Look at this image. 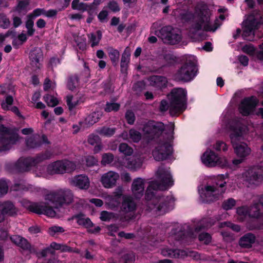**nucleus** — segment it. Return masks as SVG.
I'll use <instances>...</instances> for the list:
<instances>
[{"label": "nucleus", "instance_id": "1", "mask_svg": "<svg viewBox=\"0 0 263 263\" xmlns=\"http://www.w3.org/2000/svg\"><path fill=\"white\" fill-rule=\"evenodd\" d=\"M157 180L151 181L148 186L145 196L151 201L147 205V210L155 215H161L174 207V199L172 196L155 195L154 191L166 190L174 184L170 168L160 166L156 173Z\"/></svg>", "mask_w": 263, "mask_h": 263}, {"label": "nucleus", "instance_id": "2", "mask_svg": "<svg viewBox=\"0 0 263 263\" xmlns=\"http://www.w3.org/2000/svg\"><path fill=\"white\" fill-rule=\"evenodd\" d=\"M73 195L71 190L59 189L47 195L45 201L33 203L28 200L22 201V205L31 212L38 214H44L50 217H54L56 212L54 209L64 204H68L73 201Z\"/></svg>", "mask_w": 263, "mask_h": 263}, {"label": "nucleus", "instance_id": "3", "mask_svg": "<svg viewBox=\"0 0 263 263\" xmlns=\"http://www.w3.org/2000/svg\"><path fill=\"white\" fill-rule=\"evenodd\" d=\"M211 15L206 5L199 3L195 7L193 14L187 11L181 13L180 16L185 21H192L190 31L196 33L202 29L206 31L214 32L221 25L219 19L213 22L211 20Z\"/></svg>", "mask_w": 263, "mask_h": 263}, {"label": "nucleus", "instance_id": "4", "mask_svg": "<svg viewBox=\"0 0 263 263\" xmlns=\"http://www.w3.org/2000/svg\"><path fill=\"white\" fill-rule=\"evenodd\" d=\"M186 91L182 88H176L172 89L167 98L169 105L165 100L161 102L160 109L161 111H166L168 109L171 115L183 112L186 108Z\"/></svg>", "mask_w": 263, "mask_h": 263}, {"label": "nucleus", "instance_id": "5", "mask_svg": "<svg viewBox=\"0 0 263 263\" xmlns=\"http://www.w3.org/2000/svg\"><path fill=\"white\" fill-rule=\"evenodd\" d=\"M224 177L223 175H219L215 183L207 184L199 190L200 196L203 201H214L222 197L226 190L227 182Z\"/></svg>", "mask_w": 263, "mask_h": 263}, {"label": "nucleus", "instance_id": "6", "mask_svg": "<svg viewBox=\"0 0 263 263\" xmlns=\"http://www.w3.org/2000/svg\"><path fill=\"white\" fill-rule=\"evenodd\" d=\"M174 124H169L170 133L168 138L165 140L163 137L155 144L152 150V155L154 159L157 161H163L167 159L172 153L171 141L173 139V135Z\"/></svg>", "mask_w": 263, "mask_h": 263}, {"label": "nucleus", "instance_id": "7", "mask_svg": "<svg viewBox=\"0 0 263 263\" xmlns=\"http://www.w3.org/2000/svg\"><path fill=\"white\" fill-rule=\"evenodd\" d=\"M245 130L239 127L233 128L230 138L234 152L239 158H246L251 153V149L247 144L240 141L243 139Z\"/></svg>", "mask_w": 263, "mask_h": 263}, {"label": "nucleus", "instance_id": "8", "mask_svg": "<svg viewBox=\"0 0 263 263\" xmlns=\"http://www.w3.org/2000/svg\"><path fill=\"white\" fill-rule=\"evenodd\" d=\"M155 34L164 42L171 44H177L182 39L180 31L170 26L163 27L159 31H156Z\"/></svg>", "mask_w": 263, "mask_h": 263}, {"label": "nucleus", "instance_id": "9", "mask_svg": "<svg viewBox=\"0 0 263 263\" xmlns=\"http://www.w3.org/2000/svg\"><path fill=\"white\" fill-rule=\"evenodd\" d=\"M51 154L46 152L44 154H40L35 157V158H21L18 159L16 163V169L19 172H25L29 170L30 166L36 164L37 163L43 161L44 160L49 158Z\"/></svg>", "mask_w": 263, "mask_h": 263}, {"label": "nucleus", "instance_id": "10", "mask_svg": "<svg viewBox=\"0 0 263 263\" xmlns=\"http://www.w3.org/2000/svg\"><path fill=\"white\" fill-rule=\"evenodd\" d=\"M197 71V67L194 63L185 64L177 71L175 79L179 81L189 82L196 76Z\"/></svg>", "mask_w": 263, "mask_h": 263}, {"label": "nucleus", "instance_id": "11", "mask_svg": "<svg viewBox=\"0 0 263 263\" xmlns=\"http://www.w3.org/2000/svg\"><path fill=\"white\" fill-rule=\"evenodd\" d=\"M202 163L208 167L219 166L221 167L227 165V160L224 157H220L213 151L208 149L201 157Z\"/></svg>", "mask_w": 263, "mask_h": 263}, {"label": "nucleus", "instance_id": "12", "mask_svg": "<svg viewBox=\"0 0 263 263\" xmlns=\"http://www.w3.org/2000/svg\"><path fill=\"white\" fill-rule=\"evenodd\" d=\"M242 177L248 185H258L263 181V170L257 167L250 168L243 173Z\"/></svg>", "mask_w": 263, "mask_h": 263}, {"label": "nucleus", "instance_id": "13", "mask_svg": "<svg viewBox=\"0 0 263 263\" xmlns=\"http://www.w3.org/2000/svg\"><path fill=\"white\" fill-rule=\"evenodd\" d=\"M164 129V125L162 123L149 121L143 127L144 137L148 139H153L161 134Z\"/></svg>", "mask_w": 263, "mask_h": 263}, {"label": "nucleus", "instance_id": "14", "mask_svg": "<svg viewBox=\"0 0 263 263\" xmlns=\"http://www.w3.org/2000/svg\"><path fill=\"white\" fill-rule=\"evenodd\" d=\"M161 254L164 256L177 258H183L186 256L193 257L195 259L199 258V254L196 252L182 250H174L167 248H163L161 250Z\"/></svg>", "mask_w": 263, "mask_h": 263}, {"label": "nucleus", "instance_id": "15", "mask_svg": "<svg viewBox=\"0 0 263 263\" xmlns=\"http://www.w3.org/2000/svg\"><path fill=\"white\" fill-rule=\"evenodd\" d=\"M258 103V99L254 96L246 98L240 102L239 111L243 116H248L254 111V109Z\"/></svg>", "mask_w": 263, "mask_h": 263}, {"label": "nucleus", "instance_id": "16", "mask_svg": "<svg viewBox=\"0 0 263 263\" xmlns=\"http://www.w3.org/2000/svg\"><path fill=\"white\" fill-rule=\"evenodd\" d=\"M63 160H58L50 163L47 167H40V173L42 175H54L64 173Z\"/></svg>", "mask_w": 263, "mask_h": 263}, {"label": "nucleus", "instance_id": "17", "mask_svg": "<svg viewBox=\"0 0 263 263\" xmlns=\"http://www.w3.org/2000/svg\"><path fill=\"white\" fill-rule=\"evenodd\" d=\"M119 178L118 173L110 171L102 175L100 182L104 187L111 189L116 185Z\"/></svg>", "mask_w": 263, "mask_h": 263}, {"label": "nucleus", "instance_id": "18", "mask_svg": "<svg viewBox=\"0 0 263 263\" xmlns=\"http://www.w3.org/2000/svg\"><path fill=\"white\" fill-rule=\"evenodd\" d=\"M123 189L122 186H118L112 194L106 197V204L110 209H114L120 205L121 198L123 195Z\"/></svg>", "mask_w": 263, "mask_h": 263}, {"label": "nucleus", "instance_id": "19", "mask_svg": "<svg viewBox=\"0 0 263 263\" xmlns=\"http://www.w3.org/2000/svg\"><path fill=\"white\" fill-rule=\"evenodd\" d=\"M18 139L17 134H4L0 138V153L9 150Z\"/></svg>", "mask_w": 263, "mask_h": 263}, {"label": "nucleus", "instance_id": "20", "mask_svg": "<svg viewBox=\"0 0 263 263\" xmlns=\"http://www.w3.org/2000/svg\"><path fill=\"white\" fill-rule=\"evenodd\" d=\"M71 185L81 190H87L90 186L89 178L85 175H79L74 176L69 180Z\"/></svg>", "mask_w": 263, "mask_h": 263}, {"label": "nucleus", "instance_id": "21", "mask_svg": "<svg viewBox=\"0 0 263 263\" xmlns=\"http://www.w3.org/2000/svg\"><path fill=\"white\" fill-rule=\"evenodd\" d=\"M30 64L34 70L39 69L41 66V62L43 60V52L39 48H34L30 53Z\"/></svg>", "mask_w": 263, "mask_h": 263}, {"label": "nucleus", "instance_id": "22", "mask_svg": "<svg viewBox=\"0 0 263 263\" xmlns=\"http://www.w3.org/2000/svg\"><path fill=\"white\" fill-rule=\"evenodd\" d=\"M102 116V113L99 111H93L80 121L79 124L82 128H87L97 122Z\"/></svg>", "mask_w": 263, "mask_h": 263}, {"label": "nucleus", "instance_id": "23", "mask_svg": "<svg viewBox=\"0 0 263 263\" xmlns=\"http://www.w3.org/2000/svg\"><path fill=\"white\" fill-rule=\"evenodd\" d=\"M144 184L145 180L142 178H137L134 180L131 189L136 198H140L143 195Z\"/></svg>", "mask_w": 263, "mask_h": 263}, {"label": "nucleus", "instance_id": "24", "mask_svg": "<svg viewBox=\"0 0 263 263\" xmlns=\"http://www.w3.org/2000/svg\"><path fill=\"white\" fill-rule=\"evenodd\" d=\"M146 83L156 89H162L166 86L167 80L162 76H153L147 79Z\"/></svg>", "mask_w": 263, "mask_h": 263}, {"label": "nucleus", "instance_id": "25", "mask_svg": "<svg viewBox=\"0 0 263 263\" xmlns=\"http://www.w3.org/2000/svg\"><path fill=\"white\" fill-rule=\"evenodd\" d=\"M121 137L124 140L138 143L142 138L141 133L135 129H131L128 133L124 132L121 135Z\"/></svg>", "mask_w": 263, "mask_h": 263}, {"label": "nucleus", "instance_id": "26", "mask_svg": "<svg viewBox=\"0 0 263 263\" xmlns=\"http://www.w3.org/2000/svg\"><path fill=\"white\" fill-rule=\"evenodd\" d=\"M87 142L92 146H95L93 152L95 154L99 153L102 151L103 145L100 137L96 134H91L87 137Z\"/></svg>", "mask_w": 263, "mask_h": 263}, {"label": "nucleus", "instance_id": "27", "mask_svg": "<svg viewBox=\"0 0 263 263\" xmlns=\"http://www.w3.org/2000/svg\"><path fill=\"white\" fill-rule=\"evenodd\" d=\"M47 142V140L45 136H43L41 138L37 134L34 135L26 140V145L29 148H36L40 146L42 143Z\"/></svg>", "mask_w": 263, "mask_h": 263}, {"label": "nucleus", "instance_id": "28", "mask_svg": "<svg viewBox=\"0 0 263 263\" xmlns=\"http://www.w3.org/2000/svg\"><path fill=\"white\" fill-rule=\"evenodd\" d=\"M256 237L252 233H247L241 237L239 241V245L244 248H249L255 242Z\"/></svg>", "mask_w": 263, "mask_h": 263}, {"label": "nucleus", "instance_id": "29", "mask_svg": "<svg viewBox=\"0 0 263 263\" xmlns=\"http://www.w3.org/2000/svg\"><path fill=\"white\" fill-rule=\"evenodd\" d=\"M11 240L22 249L31 251V246L25 238L18 235H14L11 237Z\"/></svg>", "mask_w": 263, "mask_h": 263}, {"label": "nucleus", "instance_id": "30", "mask_svg": "<svg viewBox=\"0 0 263 263\" xmlns=\"http://www.w3.org/2000/svg\"><path fill=\"white\" fill-rule=\"evenodd\" d=\"M245 29L243 32V35L247 37L252 34L255 29L256 22L252 16H250L248 19L243 23Z\"/></svg>", "mask_w": 263, "mask_h": 263}, {"label": "nucleus", "instance_id": "31", "mask_svg": "<svg viewBox=\"0 0 263 263\" xmlns=\"http://www.w3.org/2000/svg\"><path fill=\"white\" fill-rule=\"evenodd\" d=\"M143 159L141 158H134L132 159H128L125 163L126 167L136 171L140 168L142 165Z\"/></svg>", "mask_w": 263, "mask_h": 263}, {"label": "nucleus", "instance_id": "32", "mask_svg": "<svg viewBox=\"0 0 263 263\" xmlns=\"http://www.w3.org/2000/svg\"><path fill=\"white\" fill-rule=\"evenodd\" d=\"M136 204L132 198L129 196H124L122 205V211L129 212L135 209Z\"/></svg>", "mask_w": 263, "mask_h": 263}, {"label": "nucleus", "instance_id": "33", "mask_svg": "<svg viewBox=\"0 0 263 263\" xmlns=\"http://www.w3.org/2000/svg\"><path fill=\"white\" fill-rule=\"evenodd\" d=\"M0 209L6 215L12 216L17 213V210L10 202H5L0 206Z\"/></svg>", "mask_w": 263, "mask_h": 263}, {"label": "nucleus", "instance_id": "34", "mask_svg": "<svg viewBox=\"0 0 263 263\" xmlns=\"http://www.w3.org/2000/svg\"><path fill=\"white\" fill-rule=\"evenodd\" d=\"M64 173L71 172L76 169L80 168L79 164L76 162H73L67 160H63Z\"/></svg>", "mask_w": 263, "mask_h": 263}, {"label": "nucleus", "instance_id": "35", "mask_svg": "<svg viewBox=\"0 0 263 263\" xmlns=\"http://www.w3.org/2000/svg\"><path fill=\"white\" fill-rule=\"evenodd\" d=\"M237 219L243 221L248 216H249V210L247 206H240L237 209Z\"/></svg>", "mask_w": 263, "mask_h": 263}, {"label": "nucleus", "instance_id": "36", "mask_svg": "<svg viewBox=\"0 0 263 263\" xmlns=\"http://www.w3.org/2000/svg\"><path fill=\"white\" fill-rule=\"evenodd\" d=\"M106 50L111 62L116 64L119 59L120 53L119 51L111 47H107Z\"/></svg>", "mask_w": 263, "mask_h": 263}, {"label": "nucleus", "instance_id": "37", "mask_svg": "<svg viewBox=\"0 0 263 263\" xmlns=\"http://www.w3.org/2000/svg\"><path fill=\"white\" fill-rule=\"evenodd\" d=\"M102 37V33L100 31H98L96 33H91L88 35L89 41L91 44V47H94L98 45Z\"/></svg>", "mask_w": 263, "mask_h": 263}, {"label": "nucleus", "instance_id": "38", "mask_svg": "<svg viewBox=\"0 0 263 263\" xmlns=\"http://www.w3.org/2000/svg\"><path fill=\"white\" fill-rule=\"evenodd\" d=\"M116 132L115 128H110L108 127H103L97 130V133L101 136L105 137L112 136Z\"/></svg>", "mask_w": 263, "mask_h": 263}, {"label": "nucleus", "instance_id": "39", "mask_svg": "<svg viewBox=\"0 0 263 263\" xmlns=\"http://www.w3.org/2000/svg\"><path fill=\"white\" fill-rule=\"evenodd\" d=\"M130 55V49L129 47H126L122 55L121 61V66L122 67H126L129 62Z\"/></svg>", "mask_w": 263, "mask_h": 263}, {"label": "nucleus", "instance_id": "40", "mask_svg": "<svg viewBox=\"0 0 263 263\" xmlns=\"http://www.w3.org/2000/svg\"><path fill=\"white\" fill-rule=\"evenodd\" d=\"M213 224V223H211V222L209 223L208 222L206 221V220L202 221V224H201L200 227L196 228L194 232H190L189 237H190L191 238L195 237L197 233H198L202 228L207 229L211 227Z\"/></svg>", "mask_w": 263, "mask_h": 263}, {"label": "nucleus", "instance_id": "41", "mask_svg": "<svg viewBox=\"0 0 263 263\" xmlns=\"http://www.w3.org/2000/svg\"><path fill=\"white\" fill-rule=\"evenodd\" d=\"M67 88L70 90H73L79 86V79L77 76L70 77L67 82Z\"/></svg>", "mask_w": 263, "mask_h": 263}, {"label": "nucleus", "instance_id": "42", "mask_svg": "<svg viewBox=\"0 0 263 263\" xmlns=\"http://www.w3.org/2000/svg\"><path fill=\"white\" fill-rule=\"evenodd\" d=\"M119 151L126 156H130L133 153V148L125 143H122L120 144Z\"/></svg>", "mask_w": 263, "mask_h": 263}, {"label": "nucleus", "instance_id": "43", "mask_svg": "<svg viewBox=\"0 0 263 263\" xmlns=\"http://www.w3.org/2000/svg\"><path fill=\"white\" fill-rule=\"evenodd\" d=\"M71 7L74 10L84 11L87 9L88 5L86 4L80 2L79 0H73Z\"/></svg>", "mask_w": 263, "mask_h": 263}, {"label": "nucleus", "instance_id": "44", "mask_svg": "<svg viewBox=\"0 0 263 263\" xmlns=\"http://www.w3.org/2000/svg\"><path fill=\"white\" fill-rule=\"evenodd\" d=\"M120 107L119 103L110 101L107 102L104 108V110L106 112L117 111Z\"/></svg>", "mask_w": 263, "mask_h": 263}, {"label": "nucleus", "instance_id": "45", "mask_svg": "<svg viewBox=\"0 0 263 263\" xmlns=\"http://www.w3.org/2000/svg\"><path fill=\"white\" fill-rule=\"evenodd\" d=\"M66 102L70 110L73 109L80 103L78 99L74 98L72 96H67Z\"/></svg>", "mask_w": 263, "mask_h": 263}, {"label": "nucleus", "instance_id": "46", "mask_svg": "<svg viewBox=\"0 0 263 263\" xmlns=\"http://www.w3.org/2000/svg\"><path fill=\"white\" fill-rule=\"evenodd\" d=\"M13 102V97L11 96H7L5 99L1 103V106L3 109L5 110H8L11 107Z\"/></svg>", "mask_w": 263, "mask_h": 263}, {"label": "nucleus", "instance_id": "47", "mask_svg": "<svg viewBox=\"0 0 263 263\" xmlns=\"http://www.w3.org/2000/svg\"><path fill=\"white\" fill-rule=\"evenodd\" d=\"M116 218V215L112 212L103 211L100 213V218L102 221H109V220Z\"/></svg>", "mask_w": 263, "mask_h": 263}, {"label": "nucleus", "instance_id": "48", "mask_svg": "<svg viewBox=\"0 0 263 263\" xmlns=\"http://www.w3.org/2000/svg\"><path fill=\"white\" fill-rule=\"evenodd\" d=\"M114 160V156L110 153H104L102 156L101 163L103 165L110 164Z\"/></svg>", "mask_w": 263, "mask_h": 263}, {"label": "nucleus", "instance_id": "49", "mask_svg": "<svg viewBox=\"0 0 263 263\" xmlns=\"http://www.w3.org/2000/svg\"><path fill=\"white\" fill-rule=\"evenodd\" d=\"M44 101L49 106L54 107L59 103V101L54 96L47 95L44 97Z\"/></svg>", "mask_w": 263, "mask_h": 263}, {"label": "nucleus", "instance_id": "50", "mask_svg": "<svg viewBox=\"0 0 263 263\" xmlns=\"http://www.w3.org/2000/svg\"><path fill=\"white\" fill-rule=\"evenodd\" d=\"M26 28L27 30V34L29 36H32L35 32V29L33 28L34 22L33 20L27 17V21L26 22Z\"/></svg>", "mask_w": 263, "mask_h": 263}, {"label": "nucleus", "instance_id": "51", "mask_svg": "<svg viewBox=\"0 0 263 263\" xmlns=\"http://www.w3.org/2000/svg\"><path fill=\"white\" fill-rule=\"evenodd\" d=\"M235 205L236 200L233 198H229L223 201L222 207L225 210H229L232 209Z\"/></svg>", "mask_w": 263, "mask_h": 263}, {"label": "nucleus", "instance_id": "52", "mask_svg": "<svg viewBox=\"0 0 263 263\" xmlns=\"http://www.w3.org/2000/svg\"><path fill=\"white\" fill-rule=\"evenodd\" d=\"M51 248L55 250H60L61 249H62V245L58 244L55 242L51 243L50 247L47 248L46 249L42 251L41 253L42 255L43 256H45L48 253H52L53 252L52 250H51Z\"/></svg>", "mask_w": 263, "mask_h": 263}, {"label": "nucleus", "instance_id": "53", "mask_svg": "<svg viewBox=\"0 0 263 263\" xmlns=\"http://www.w3.org/2000/svg\"><path fill=\"white\" fill-rule=\"evenodd\" d=\"M44 9L41 8H36L34 9L31 13L29 14L27 16V18H30L33 20L36 17L41 15H44Z\"/></svg>", "mask_w": 263, "mask_h": 263}, {"label": "nucleus", "instance_id": "54", "mask_svg": "<svg viewBox=\"0 0 263 263\" xmlns=\"http://www.w3.org/2000/svg\"><path fill=\"white\" fill-rule=\"evenodd\" d=\"M199 240L205 244H209L211 242L212 237L208 233H202L199 235Z\"/></svg>", "mask_w": 263, "mask_h": 263}, {"label": "nucleus", "instance_id": "55", "mask_svg": "<svg viewBox=\"0 0 263 263\" xmlns=\"http://www.w3.org/2000/svg\"><path fill=\"white\" fill-rule=\"evenodd\" d=\"M249 210V216L257 218L259 216V210L258 204H255L250 207Z\"/></svg>", "mask_w": 263, "mask_h": 263}, {"label": "nucleus", "instance_id": "56", "mask_svg": "<svg viewBox=\"0 0 263 263\" xmlns=\"http://www.w3.org/2000/svg\"><path fill=\"white\" fill-rule=\"evenodd\" d=\"M108 13L106 10L103 9L98 15V18L101 23L107 22Z\"/></svg>", "mask_w": 263, "mask_h": 263}, {"label": "nucleus", "instance_id": "57", "mask_svg": "<svg viewBox=\"0 0 263 263\" xmlns=\"http://www.w3.org/2000/svg\"><path fill=\"white\" fill-rule=\"evenodd\" d=\"M8 190V184L5 180H0V196L6 194Z\"/></svg>", "mask_w": 263, "mask_h": 263}, {"label": "nucleus", "instance_id": "58", "mask_svg": "<svg viewBox=\"0 0 263 263\" xmlns=\"http://www.w3.org/2000/svg\"><path fill=\"white\" fill-rule=\"evenodd\" d=\"M64 231L63 228L58 226H53L49 228L48 233L50 235L53 236L57 233H62Z\"/></svg>", "mask_w": 263, "mask_h": 263}, {"label": "nucleus", "instance_id": "59", "mask_svg": "<svg viewBox=\"0 0 263 263\" xmlns=\"http://www.w3.org/2000/svg\"><path fill=\"white\" fill-rule=\"evenodd\" d=\"M225 226L231 228L233 230H234V231H236V232H239L240 230V228L239 226L237 225V224H234L231 223L230 222H224L221 223L219 224V227H220V228H222Z\"/></svg>", "mask_w": 263, "mask_h": 263}, {"label": "nucleus", "instance_id": "60", "mask_svg": "<svg viewBox=\"0 0 263 263\" xmlns=\"http://www.w3.org/2000/svg\"><path fill=\"white\" fill-rule=\"evenodd\" d=\"M214 148L217 151L222 149L223 151L225 152L228 150V146L222 141H217L214 146Z\"/></svg>", "mask_w": 263, "mask_h": 263}, {"label": "nucleus", "instance_id": "61", "mask_svg": "<svg viewBox=\"0 0 263 263\" xmlns=\"http://www.w3.org/2000/svg\"><path fill=\"white\" fill-rule=\"evenodd\" d=\"M108 8L114 12H118L120 10L119 6L115 1H111L108 3Z\"/></svg>", "mask_w": 263, "mask_h": 263}, {"label": "nucleus", "instance_id": "62", "mask_svg": "<svg viewBox=\"0 0 263 263\" xmlns=\"http://www.w3.org/2000/svg\"><path fill=\"white\" fill-rule=\"evenodd\" d=\"M86 165L88 166H93L98 162L97 159L92 156H88L85 158Z\"/></svg>", "mask_w": 263, "mask_h": 263}, {"label": "nucleus", "instance_id": "63", "mask_svg": "<svg viewBox=\"0 0 263 263\" xmlns=\"http://www.w3.org/2000/svg\"><path fill=\"white\" fill-rule=\"evenodd\" d=\"M55 83H52L48 78H46L44 83V89L47 91L50 88H55Z\"/></svg>", "mask_w": 263, "mask_h": 263}, {"label": "nucleus", "instance_id": "64", "mask_svg": "<svg viewBox=\"0 0 263 263\" xmlns=\"http://www.w3.org/2000/svg\"><path fill=\"white\" fill-rule=\"evenodd\" d=\"M29 3L28 0L20 1L16 7V10L18 12H21L22 10H24L29 5Z\"/></svg>", "mask_w": 263, "mask_h": 263}]
</instances>
